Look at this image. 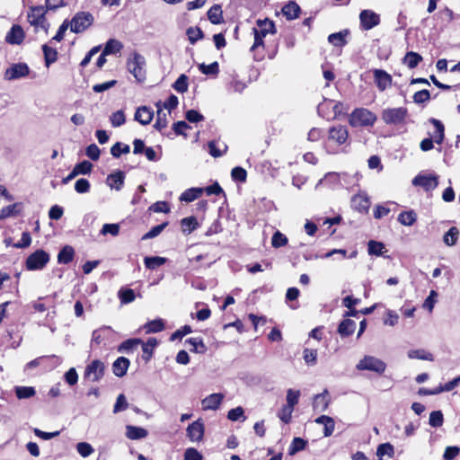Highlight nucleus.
Segmentation results:
<instances>
[{
	"instance_id": "9",
	"label": "nucleus",
	"mask_w": 460,
	"mask_h": 460,
	"mask_svg": "<svg viewBox=\"0 0 460 460\" xmlns=\"http://www.w3.org/2000/svg\"><path fill=\"white\" fill-rule=\"evenodd\" d=\"M30 68L25 63L13 64L5 70L4 79L13 81L25 77L29 75Z\"/></svg>"
},
{
	"instance_id": "52",
	"label": "nucleus",
	"mask_w": 460,
	"mask_h": 460,
	"mask_svg": "<svg viewBox=\"0 0 460 460\" xmlns=\"http://www.w3.org/2000/svg\"><path fill=\"white\" fill-rule=\"evenodd\" d=\"M130 148L128 145L122 144L120 142H117L114 144L111 148V154L112 156L118 158L122 154H128L129 152Z\"/></svg>"
},
{
	"instance_id": "38",
	"label": "nucleus",
	"mask_w": 460,
	"mask_h": 460,
	"mask_svg": "<svg viewBox=\"0 0 460 460\" xmlns=\"http://www.w3.org/2000/svg\"><path fill=\"white\" fill-rule=\"evenodd\" d=\"M421 60L422 57L413 51L407 52L403 58V62L411 69L416 67Z\"/></svg>"
},
{
	"instance_id": "33",
	"label": "nucleus",
	"mask_w": 460,
	"mask_h": 460,
	"mask_svg": "<svg viewBox=\"0 0 460 460\" xmlns=\"http://www.w3.org/2000/svg\"><path fill=\"white\" fill-rule=\"evenodd\" d=\"M327 391L323 394H316L314 401V409L315 411H323L328 408L329 401L327 400Z\"/></svg>"
},
{
	"instance_id": "8",
	"label": "nucleus",
	"mask_w": 460,
	"mask_h": 460,
	"mask_svg": "<svg viewBox=\"0 0 460 460\" xmlns=\"http://www.w3.org/2000/svg\"><path fill=\"white\" fill-rule=\"evenodd\" d=\"M104 363L99 359H95L86 367L84 377L91 382H99L104 375Z\"/></svg>"
},
{
	"instance_id": "59",
	"label": "nucleus",
	"mask_w": 460,
	"mask_h": 460,
	"mask_svg": "<svg viewBox=\"0 0 460 460\" xmlns=\"http://www.w3.org/2000/svg\"><path fill=\"white\" fill-rule=\"evenodd\" d=\"M166 226H167V222L152 227L150 231H148L146 234H145L143 235L142 239L146 240V239H152V238L156 237L157 235H159L162 233V231L166 227Z\"/></svg>"
},
{
	"instance_id": "21",
	"label": "nucleus",
	"mask_w": 460,
	"mask_h": 460,
	"mask_svg": "<svg viewBox=\"0 0 460 460\" xmlns=\"http://www.w3.org/2000/svg\"><path fill=\"white\" fill-rule=\"evenodd\" d=\"M129 365L130 361L127 358H118L112 364L113 374L118 377L124 376L127 374Z\"/></svg>"
},
{
	"instance_id": "51",
	"label": "nucleus",
	"mask_w": 460,
	"mask_h": 460,
	"mask_svg": "<svg viewBox=\"0 0 460 460\" xmlns=\"http://www.w3.org/2000/svg\"><path fill=\"white\" fill-rule=\"evenodd\" d=\"M35 393V389L31 386H17L15 388V394L19 399L31 398Z\"/></svg>"
},
{
	"instance_id": "49",
	"label": "nucleus",
	"mask_w": 460,
	"mask_h": 460,
	"mask_svg": "<svg viewBox=\"0 0 460 460\" xmlns=\"http://www.w3.org/2000/svg\"><path fill=\"white\" fill-rule=\"evenodd\" d=\"M394 453V447L390 443L380 444L376 449V456L379 459H382L385 456L392 457Z\"/></svg>"
},
{
	"instance_id": "19",
	"label": "nucleus",
	"mask_w": 460,
	"mask_h": 460,
	"mask_svg": "<svg viewBox=\"0 0 460 460\" xmlns=\"http://www.w3.org/2000/svg\"><path fill=\"white\" fill-rule=\"evenodd\" d=\"M24 31L20 25L14 24L5 37L10 44H21L24 40Z\"/></svg>"
},
{
	"instance_id": "18",
	"label": "nucleus",
	"mask_w": 460,
	"mask_h": 460,
	"mask_svg": "<svg viewBox=\"0 0 460 460\" xmlns=\"http://www.w3.org/2000/svg\"><path fill=\"white\" fill-rule=\"evenodd\" d=\"M257 28H253V32L258 33L262 37H266L268 34H275L276 29L275 24L269 19L258 20Z\"/></svg>"
},
{
	"instance_id": "20",
	"label": "nucleus",
	"mask_w": 460,
	"mask_h": 460,
	"mask_svg": "<svg viewBox=\"0 0 460 460\" xmlns=\"http://www.w3.org/2000/svg\"><path fill=\"white\" fill-rule=\"evenodd\" d=\"M375 80L380 91H385L392 84V77L385 71L376 69L374 72Z\"/></svg>"
},
{
	"instance_id": "12",
	"label": "nucleus",
	"mask_w": 460,
	"mask_h": 460,
	"mask_svg": "<svg viewBox=\"0 0 460 460\" xmlns=\"http://www.w3.org/2000/svg\"><path fill=\"white\" fill-rule=\"evenodd\" d=\"M349 137V131L345 126L338 125L330 128L329 139L337 143L338 145L344 144Z\"/></svg>"
},
{
	"instance_id": "1",
	"label": "nucleus",
	"mask_w": 460,
	"mask_h": 460,
	"mask_svg": "<svg viewBox=\"0 0 460 460\" xmlns=\"http://www.w3.org/2000/svg\"><path fill=\"white\" fill-rule=\"evenodd\" d=\"M94 22L93 15L89 12H78L76 13L71 21L70 31L74 33H82L90 28Z\"/></svg>"
},
{
	"instance_id": "5",
	"label": "nucleus",
	"mask_w": 460,
	"mask_h": 460,
	"mask_svg": "<svg viewBox=\"0 0 460 460\" xmlns=\"http://www.w3.org/2000/svg\"><path fill=\"white\" fill-rule=\"evenodd\" d=\"M356 368L361 371L368 370L377 374H383L385 371L386 364L376 357L365 356L358 362Z\"/></svg>"
},
{
	"instance_id": "28",
	"label": "nucleus",
	"mask_w": 460,
	"mask_h": 460,
	"mask_svg": "<svg viewBox=\"0 0 460 460\" xmlns=\"http://www.w3.org/2000/svg\"><path fill=\"white\" fill-rule=\"evenodd\" d=\"M124 173L120 171L110 174L107 178V184L111 189H116L117 190H119L124 183Z\"/></svg>"
},
{
	"instance_id": "56",
	"label": "nucleus",
	"mask_w": 460,
	"mask_h": 460,
	"mask_svg": "<svg viewBox=\"0 0 460 460\" xmlns=\"http://www.w3.org/2000/svg\"><path fill=\"white\" fill-rule=\"evenodd\" d=\"M78 454L83 457H88L93 453V447L87 442H79L76 445Z\"/></svg>"
},
{
	"instance_id": "36",
	"label": "nucleus",
	"mask_w": 460,
	"mask_h": 460,
	"mask_svg": "<svg viewBox=\"0 0 460 460\" xmlns=\"http://www.w3.org/2000/svg\"><path fill=\"white\" fill-rule=\"evenodd\" d=\"M186 344H190L191 347L190 348V351L196 353H205L207 348L200 338H190L185 341Z\"/></svg>"
},
{
	"instance_id": "35",
	"label": "nucleus",
	"mask_w": 460,
	"mask_h": 460,
	"mask_svg": "<svg viewBox=\"0 0 460 460\" xmlns=\"http://www.w3.org/2000/svg\"><path fill=\"white\" fill-rule=\"evenodd\" d=\"M181 230L184 234H190L193 232L199 226L198 221L195 217H188L181 221Z\"/></svg>"
},
{
	"instance_id": "50",
	"label": "nucleus",
	"mask_w": 460,
	"mask_h": 460,
	"mask_svg": "<svg viewBox=\"0 0 460 460\" xmlns=\"http://www.w3.org/2000/svg\"><path fill=\"white\" fill-rule=\"evenodd\" d=\"M444 417L441 411H434L430 412L429 424L433 428H438L443 425Z\"/></svg>"
},
{
	"instance_id": "30",
	"label": "nucleus",
	"mask_w": 460,
	"mask_h": 460,
	"mask_svg": "<svg viewBox=\"0 0 460 460\" xmlns=\"http://www.w3.org/2000/svg\"><path fill=\"white\" fill-rule=\"evenodd\" d=\"M75 251L72 246L66 245L58 254V261L63 264H68L74 259Z\"/></svg>"
},
{
	"instance_id": "17",
	"label": "nucleus",
	"mask_w": 460,
	"mask_h": 460,
	"mask_svg": "<svg viewBox=\"0 0 460 460\" xmlns=\"http://www.w3.org/2000/svg\"><path fill=\"white\" fill-rule=\"evenodd\" d=\"M370 199L366 193H358L352 197L351 206L359 212L367 213L370 208Z\"/></svg>"
},
{
	"instance_id": "26",
	"label": "nucleus",
	"mask_w": 460,
	"mask_h": 460,
	"mask_svg": "<svg viewBox=\"0 0 460 460\" xmlns=\"http://www.w3.org/2000/svg\"><path fill=\"white\" fill-rule=\"evenodd\" d=\"M204 192L203 188H190L184 190L181 196L180 200L182 202H191L197 199Z\"/></svg>"
},
{
	"instance_id": "47",
	"label": "nucleus",
	"mask_w": 460,
	"mask_h": 460,
	"mask_svg": "<svg viewBox=\"0 0 460 460\" xmlns=\"http://www.w3.org/2000/svg\"><path fill=\"white\" fill-rule=\"evenodd\" d=\"M288 242V237L279 231H276L271 238V245L274 248H280L285 246Z\"/></svg>"
},
{
	"instance_id": "45",
	"label": "nucleus",
	"mask_w": 460,
	"mask_h": 460,
	"mask_svg": "<svg viewBox=\"0 0 460 460\" xmlns=\"http://www.w3.org/2000/svg\"><path fill=\"white\" fill-rule=\"evenodd\" d=\"M303 358L308 366H314L317 362V349L308 348L304 349Z\"/></svg>"
},
{
	"instance_id": "37",
	"label": "nucleus",
	"mask_w": 460,
	"mask_h": 460,
	"mask_svg": "<svg viewBox=\"0 0 460 460\" xmlns=\"http://www.w3.org/2000/svg\"><path fill=\"white\" fill-rule=\"evenodd\" d=\"M142 350L144 352V359L148 361L153 354L154 348L157 345V341L155 338H149L146 342H142Z\"/></svg>"
},
{
	"instance_id": "55",
	"label": "nucleus",
	"mask_w": 460,
	"mask_h": 460,
	"mask_svg": "<svg viewBox=\"0 0 460 460\" xmlns=\"http://www.w3.org/2000/svg\"><path fill=\"white\" fill-rule=\"evenodd\" d=\"M199 68L202 74L208 75H217V73L219 71L217 62H213L209 65L200 64Z\"/></svg>"
},
{
	"instance_id": "41",
	"label": "nucleus",
	"mask_w": 460,
	"mask_h": 460,
	"mask_svg": "<svg viewBox=\"0 0 460 460\" xmlns=\"http://www.w3.org/2000/svg\"><path fill=\"white\" fill-rule=\"evenodd\" d=\"M410 358H417L421 360L433 361V355L424 349H411L408 351Z\"/></svg>"
},
{
	"instance_id": "53",
	"label": "nucleus",
	"mask_w": 460,
	"mask_h": 460,
	"mask_svg": "<svg viewBox=\"0 0 460 460\" xmlns=\"http://www.w3.org/2000/svg\"><path fill=\"white\" fill-rule=\"evenodd\" d=\"M172 87L178 93H183L188 90V77L185 75H181L172 84Z\"/></svg>"
},
{
	"instance_id": "64",
	"label": "nucleus",
	"mask_w": 460,
	"mask_h": 460,
	"mask_svg": "<svg viewBox=\"0 0 460 460\" xmlns=\"http://www.w3.org/2000/svg\"><path fill=\"white\" fill-rule=\"evenodd\" d=\"M128 407V403L124 394H119L117 397L116 402L113 407V412L118 413L119 411H125Z\"/></svg>"
},
{
	"instance_id": "7",
	"label": "nucleus",
	"mask_w": 460,
	"mask_h": 460,
	"mask_svg": "<svg viewBox=\"0 0 460 460\" xmlns=\"http://www.w3.org/2000/svg\"><path fill=\"white\" fill-rule=\"evenodd\" d=\"M407 116V110L403 107L385 109L382 112V119L388 125L403 123Z\"/></svg>"
},
{
	"instance_id": "3",
	"label": "nucleus",
	"mask_w": 460,
	"mask_h": 460,
	"mask_svg": "<svg viewBox=\"0 0 460 460\" xmlns=\"http://www.w3.org/2000/svg\"><path fill=\"white\" fill-rule=\"evenodd\" d=\"M47 9L42 5L31 6L29 8L27 20L31 26H34L35 29L41 28L46 32L49 28V24L47 22L45 14Z\"/></svg>"
},
{
	"instance_id": "39",
	"label": "nucleus",
	"mask_w": 460,
	"mask_h": 460,
	"mask_svg": "<svg viewBox=\"0 0 460 460\" xmlns=\"http://www.w3.org/2000/svg\"><path fill=\"white\" fill-rule=\"evenodd\" d=\"M144 328L146 329V333H155L162 332L164 329V323L163 320L156 319L146 323Z\"/></svg>"
},
{
	"instance_id": "43",
	"label": "nucleus",
	"mask_w": 460,
	"mask_h": 460,
	"mask_svg": "<svg viewBox=\"0 0 460 460\" xmlns=\"http://www.w3.org/2000/svg\"><path fill=\"white\" fill-rule=\"evenodd\" d=\"M42 50L44 53L46 66H49L50 64L54 63L57 60L58 52L55 49H52L48 45H43Z\"/></svg>"
},
{
	"instance_id": "13",
	"label": "nucleus",
	"mask_w": 460,
	"mask_h": 460,
	"mask_svg": "<svg viewBox=\"0 0 460 460\" xmlns=\"http://www.w3.org/2000/svg\"><path fill=\"white\" fill-rule=\"evenodd\" d=\"M224 394L220 393L211 394L201 401L202 410L216 411L224 400Z\"/></svg>"
},
{
	"instance_id": "57",
	"label": "nucleus",
	"mask_w": 460,
	"mask_h": 460,
	"mask_svg": "<svg viewBox=\"0 0 460 460\" xmlns=\"http://www.w3.org/2000/svg\"><path fill=\"white\" fill-rule=\"evenodd\" d=\"M209 154L213 157H220L223 155V154L226 151L227 146L225 144H222V149L219 147H217V143L215 141H210L208 145Z\"/></svg>"
},
{
	"instance_id": "2",
	"label": "nucleus",
	"mask_w": 460,
	"mask_h": 460,
	"mask_svg": "<svg viewBox=\"0 0 460 460\" xmlns=\"http://www.w3.org/2000/svg\"><path fill=\"white\" fill-rule=\"evenodd\" d=\"M376 120V116L367 109H355L349 117V124L352 127L372 126Z\"/></svg>"
},
{
	"instance_id": "14",
	"label": "nucleus",
	"mask_w": 460,
	"mask_h": 460,
	"mask_svg": "<svg viewBox=\"0 0 460 460\" xmlns=\"http://www.w3.org/2000/svg\"><path fill=\"white\" fill-rule=\"evenodd\" d=\"M412 184L421 186L427 191L437 188L438 181V177L433 175H418L412 180Z\"/></svg>"
},
{
	"instance_id": "62",
	"label": "nucleus",
	"mask_w": 460,
	"mask_h": 460,
	"mask_svg": "<svg viewBox=\"0 0 460 460\" xmlns=\"http://www.w3.org/2000/svg\"><path fill=\"white\" fill-rule=\"evenodd\" d=\"M74 169L78 175L79 174H88L91 172V171L93 169V164L89 161L84 160V161L77 164L74 167Z\"/></svg>"
},
{
	"instance_id": "25",
	"label": "nucleus",
	"mask_w": 460,
	"mask_h": 460,
	"mask_svg": "<svg viewBox=\"0 0 460 460\" xmlns=\"http://www.w3.org/2000/svg\"><path fill=\"white\" fill-rule=\"evenodd\" d=\"M300 11L299 5L293 1L288 3L282 8V13L288 20H294L297 18Z\"/></svg>"
},
{
	"instance_id": "27",
	"label": "nucleus",
	"mask_w": 460,
	"mask_h": 460,
	"mask_svg": "<svg viewBox=\"0 0 460 460\" xmlns=\"http://www.w3.org/2000/svg\"><path fill=\"white\" fill-rule=\"evenodd\" d=\"M356 329V323L350 319H344L338 326V332L341 337L351 335Z\"/></svg>"
},
{
	"instance_id": "23",
	"label": "nucleus",
	"mask_w": 460,
	"mask_h": 460,
	"mask_svg": "<svg viewBox=\"0 0 460 460\" xmlns=\"http://www.w3.org/2000/svg\"><path fill=\"white\" fill-rule=\"evenodd\" d=\"M156 111V120L154 128L159 131L167 127V114L162 110V102L159 101L155 103Z\"/></svg>"
},
{
	"instance_id": "24",
	"label": "nucleus",
	"mask_w": 460,
	"mask_h": 460,
	"mask_svg": "<svg viewBox=\"0 0 460 460\" xmlns=\"http://www.w3.org/2000/svg\"><path fill=\"white\" fill-rule=\"evenodd\" d=\"M315 422L323 425V435L325 437H330L333 433L335 423L332 418L322 415L315 420Z\"/></svg>"
},
{
	"instance_id": "46",
	"label": "nucleus",
	"mask_w": 460,
	"mask_h": 460,
	"mask_svg": "<svg viewBox=\"0 0 460 460\" xmlns=\"http://www.w3.org/2000/svg\"><path fill=\"white\" fill-rule=\"evenodd\" d=\"M110 121L114 128L120 127L125 124L126 122V117L125 113L122 110L117 111L113 112L110 116Z\"/></svg>"
},
{
	"instance_id": "60",
	"label": "nucleus",
	"mask_w": 460,
	"mask_h": 460,
	"mask_svg": "<svg viewBox=\"0 0 460 460\" xmlns=\"http://www.w3.org/2000/svg\"><path fill=\"white\" fill-rule=\"evenodd\" d=\"M293 411L294 408L288 405H284L279 411L278 416L284 423H289L291 420Z\"/></svg>"
},
{
	"instance_id": "54",
	"label": "nucleus",
	"mask_w": 460,
	"mask_h": 460,
	"mask_svg": "<svg viewBox=\"0 0 460 460\" xmlns=\"http://www.w3.org/2000/svg\"><path fill=\"white\" fill-rule=\"evenodd\" d=\"M300 397V391L299 390H293L288 389L287 391V404L288 406H290L294 408L299 402Z\"/></svg>"
},
{
	"instance_id": "32",
	"label": "nucleus",
	"mask_w": 460,
	"mask_h": 460,
	"mask_svg": "<svg viewBox=\"0 0 460 460\" xmlns=\"http://www.w3.org/2000/svg\"><path fill=\"white\" fill-rule=\"evenodd\" d=\"M123 49V44L116 40L110 39L103 49L104 55H112L119 53Z\"/></svg>"
},
{
	"instance_id": "48",
	"label": "nucleus",
	"mask_w": 460,
	"mask_h": 460,
	"mask_svg": "<svg viewBox=\"0 0 460 460\" xmlns=\"http://www.w3.org/2000/svg\"><path fill=\"white\" fill-rule=\"evenodd\" d=\"M306 446V441L304 440L303 438H295L292 442H291V445L288 448V454L290 456H293L295 454H296L297 452L303 450Z\"/></svg>"
},
{
	"instance_id": "6",
	"label": "nucleus",
	"mask_w": 460,
	"mask_h": 460,
	"mask_svg": "<svg viewBox=\"0 0 460 460\" xmlns=\"http://www.w3.org/2000/svg\"><path fill=\"white\" fill-rule=\"evenodd\" d=\"M128 69L137 81H143L146 76V59L140 54L135 52L128 60Z\"/></svg>"
},
{
	"instance_id": "40",
	"label": "nucleus",
	"mask_w": 460,
	"mask_h": 460,
	"mask_svg": "<svg viewBox=\"0 0 460 460\" xmlns=\"http://www.w3.org/2000/svg\"><path fill=\"white\" fill-rule=\"evenodd\" d=\"M458 235V229L453 226L444 234L443 242L448 246H453L456 243Z\"/></svg>"
},
{
	"instance_id": "58",
	"label": "nucleus",
	"mask_w": 460,
	"mask_h": 460,
	"mask_svg": "<svg viewBox=\"0 0 460 460\" xmlns=\"http://www.w3.org/2000/svg\"><path fill=\"white\" fill-rule=\"evenodd\" d=\"M119 233V225L118 224H104L101 229V234H111L117 236Z\"/></svg>"
},
{
	"instance_id": "15",
	"label": "nucleus",
	"mask_w": 460,
	"mask_h": 460,
	"mask_svg": "<svg viewBox=\"0 0 460 460\" xmlns=\"http://www.w3.org/2000/svg\"><path fill=\"white\" fill-rule=\"evenodd\" d=\"M429 123H431L434 127V129L432 131L429 132V138L434 140L436 144L440 145L445 137V128L443 123L434 118L429 119Z\"/></svg>"
},
{
	"instance_id": "4",
	"label": "nucleus",
	"mask_w": 460,
	"mask_h": 460,
	"mask_svg": "<svg viewBox=\"0 0 460 460\" xmlns=\"http://www.w3.org/2000/svg\"><path fill=\"white\" fill-rule=\"evenodd\" d=\"M49 254L44 250L39 249L27 257L25 267L28 270H40L49 263Z\"/></svg>"
},
{
	"instance_id": "16",
	"label": "nucleus",
	"mask_w": 460,
	"mask_h": 460,
	"mask_svg": "<svg viewBox=\"0 0 460 460\" xmlns=\"http://www.w3.org/2000/svg\"><path fill=\"white\" fill-rule=\"evenodd\" d=\"M154 111L147 106H140L136 110L134 119L141 125H148L153 120Z\"/></svg>"
},
{
	"instance_id": "44",
	"label": "nucleus",
	"mask_w": 460,
	"mask_h": 460,
	"mask_svg": "<svg viewBox=\"0 0 460 460\" xmlns=\"http://www.w3.org/2000/svg\"><path fill=\"white\" fill-rule=\"evenodd\" d=\"M368 253L371 255L380 256L384 253L385 247L381 242L371 240L368 242Z\"/></svg>"
},
{
	"instance_id": "42",
	"label": "nucleus",
	"mask_w": 460,
	"mask_h": 460,
	"mask_svg": "<svg viewBox=\"0 0 460 460\" xmlns=\"http://www.w3.org/2000/svg\"><path fill=\"white\" fill-rule=\"evenodd\" d=\"M145 265L149 270H155L166 262V259L159 256L146 257Z\"/></svg>"
},
{
	"instance_id": "31",
	"label": "nucleus",
	"mask_w": 460,
	"mask_h": 460,
	"mask_svg": "<svg viewBox=\"0 0 460 460\" xmlns=\"http://www.w3.org/2000/svg\"><path fill=\"white\" fill-rule=\"evenodd\" d=\"M348 34L347 30L332 33L328 37V41L335 47H342L347 43L346 37Z\"/></svg>"
},
{
	"instance_id": "34",
	"label": "nucleus",
	"mask_w": 460,
	"mask_h": 460,
	"mask_svg": "<svg viewBox=\"0 0 460 460\" xmlns=\"http://www.w3.org/2000/svg\"><path fill=\"white\" fill-rule=\"evenodd\" d=\"M416 220L417 214L413 210L403 211L398 216V221L403 226H411Z\"/></svg>"
},
{
	"instance_id": "63",
	"label": "nucleus",
	"mask_w": 460,
	"mask_h": 460,
	"mask_svg": "<svg viewBox=\"0 0 460 460\" xmlns=\"http://www.w3.org/2000/svg\"><path fill=\"white\" fill-rule=\"evenodd\" d=\"M231 176L234 181L244 182L247 178V172L243 168L236 166L232 169Z\"/></svg>"
},
{
	"instance_id": "11",
	"label": "nucleus",
	"mask_w": 460,
	"mask_h": 460,
	"mask_svg": "<svg viewBox=\"0 0 460 460\" xmlns=\"http://www.w3.org/2000/svg\"><path fill=\"white\" fill-rule=\"evenodd\" d=\"M187 436L192 442H199L203 439L205 427L201 419L190 424L187 428Z\"/></svg>"
},
{
	"instance_id": "22",
	"label": "nucleus",
	"mask_w": 460,
	"mask_h": 460,
	"mask_svg": "<svg viewBox=\"0 0 460 460\" xmlns=\"http://www.w3.org/2000/svg\"><path fill=\"white\" fill-rule=\"evenodd\" d=\"M148 432L146 429L132 425L126 426V436L128 438L136 440L147 437Z\"/></svg>"
},
{
	"instance_id": "10",
	"label": "nucleus",
	"mask_w": 460,
	"mask_h": 460,
	"mask_svg": "<svg viewBox=\"0 0 460 460\" xmlns=\"http://www.w3.org/2000/svg\"><path fill=\"white\" fill-rule=\"evenodd\" d=\"M360 25L362 29L368 31L377 26L380 22L379 14L372 10H363L359 13Z\"/></svg>"
},
{
	"instance_id": "29",
	"label": "nucleus",
	"mask_w": 460,
	"mask_h": 460,
	"mask_svg": "<svg viewBox=\"0 0 460 460\" xmlns=\"http://www.w3.org/2000/svg\"><path fill=\"white\" fill-rule=\"evenodd\" d=\"M208 18L213 24H220L223 22V11L219 4H214L208 11Z\"/></svg>"
},
{
	"instance_id": "61",
	"label": "nucleus",
	"mask_w": 460,
	"mask_h": 460,
	"mask_svg": "<svg viewBox=\"0 0 460 460\" xmlns=\"http://www.w3.org/2000/svg\"><path fill=\"white\" fill-rule=\"evenodd\" d=\"M187 35L191 44L203 37L202 31L198 27H190L187 30Z\"/></svg>"
}]
</instances>
